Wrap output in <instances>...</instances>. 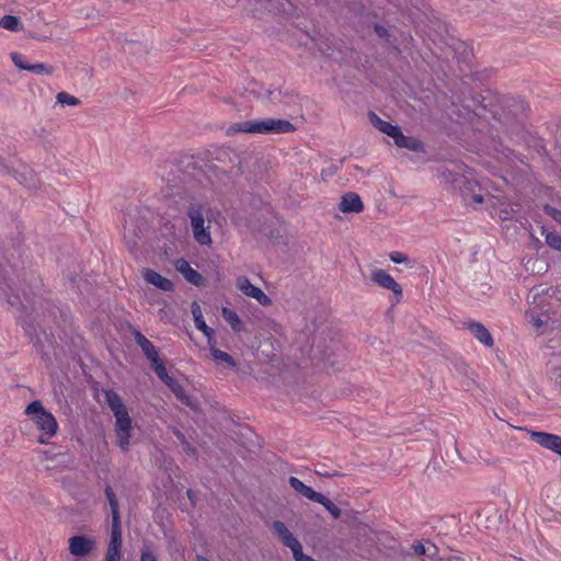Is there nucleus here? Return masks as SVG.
Masks as SVG:
<instances>
[{"mask_svg": "<svg viewBox=\"0 0 561 561\" xmlns=\"http://www.w3.org/2000/svg\"><path fill=\"white\" fill-rule=\"evenodd\" d=\"M444 57L437 56V61H446L444 70L430 69L438 79L445 78L450 70L449 57L454 56L458 64L460 78L450 80L444 84V90L438 92L427 91L423 94V105L426 106L428 119L448 136L461 139L470 131H489L488 127L496 128L500 124L508 128L516 121L518 113L525 110L524 103L518 100H506L500 107L492 100L473 91L469 82H484L490 77L489 70L472 71L474 59L473 48L468 43L451 37L446 45Z\"/></svg>", "mask_w": 561, "mask_h": 561, "instance_id": "nucleus-1", "label": "nucleus"}, {"mask_svg": "<svg viewBox=\"0 0 561 561\" xmlns=\"http://www.w3.org/2000/svg\"><path fill=\"white\" fill-rule=\"evenodd\" d=\"M7 274L8 271H4L3 275L0 273V290L5 295L8 305L21 308L25 312L30 310L24 320V329L36 346H43L44 342L37 333L36 327L41 330L44 339L48 340V333L43 325L56 319L57 308L43 297L42 280L34 279V283L30 285V291L23 288L21 296L19 293H14Z\"/></svg>", "mask_w": 561, "mask_h": 561, "instance_id": "nucleus-2", "label": "nucleus"}, {"mask_svg": "<svg viewBox=\"0 0 561 561\" xmlns=\"http://www.w3.org/2000/svg\"><path fill=\"white\" fill-rule=\"evenodd\" d=\"M453 36L448 32L447 23L440 14L432 8L423 4V62L430 69L444 70L446 61L437 56L444 57L447 51L446 45Z\"/></svg>", "mask_w": 561, "mask_h": 561, "instance_id": "nucleus-3", "label": "nucleus"}, {"mask_svg": "<svg viewBox=\"0 0 561 561\" xmlns=\"http://www.w3.org/2000/svg\"><path fill=\"white\" fill-rule=\"evenodd\" d=\"M295 130L296 127L289 121L267 118L233 124L229 127L228 134L241 131L250 134H287Z\"/></svg>", "mask_w": 561, "mask_h": 561, "instance_id": "nucleus-4", "label": "nucleus"}, {"mask_svg": "<svg viewBox=\"0 0 561 561\" xmlns=\"http://www.w3.org/2000/svg\"><path fill=\"white\" fill-rule=\"evenodd\" d=\"M105 496L108 501L112 514L111 540L107 546L105 561H121L122 526L119 506L115 492L111 485L105 488Z\"/></svg>", "mask_w": 561, "mask_h": 561, "instance_id": "nucleus-5", "label": "nucleus"}, {"mask_svg": "<svg viewBox=\"0 0 561 561\" xmlns=\"http://www.w3.org/2000/svg\"><path fill=\"white\" fill-rule=\"evenodd\" d=\"M25 414L30 415L36 426L49 437L54 436L58 430V423L55 416L47 411L39 400L32 401L25 408Z\"/></svg>", "mask_w": 561, "mask_h": 561, "instance_id": "nucleus-6", "label": "nucleus"}, {"mask_svg": "<svg viewBox=\"0 0 561 561\" xmlns=\"http://www.w3.org/2000/svg\"><path fill=\"white\" fill-rule=\"evenodd\" d=\"M187 216L191 219V226L194 239L201 245L211 243L209 226H205V211L201 205H192L188 208Z\"/></svg>", "mask_w": 561, "mask_h": 561, "instance_id": "nucleus-7", "label": "nucleus"}, {"mask_svg": "<svg viewBox=\"0 0 561 561\" xmlns=\"http://www.w3.org/2000/svg\"><path fill=\"white\" fill-rule=\"evenodd\" d=\"M272 530L280 540V542L289 548L293 552L295 561H302L307 556L302 551V546L298 539L289 531L287 526L282 520H274L272 523Z\"/></svg>", "mask_w": 561, "mask_h": 561, "instance_id": "nucleus-8", "label": "nucleus"}, {"mask_svg": "<svg viewBox=\"0 0 561 561\" xmlns=\"http://www.w3.org/2000/svg\"><path fill=\"white\" fill-rule=\"evenodd\" d=\"M131 430V419L128 411L115 417V434L117 437V446L123 451H127L129 449Z\"/></svg>", "mask_w": 561, "mask_h": 561, "instance_id": "nucleus-9", "label": "nucleus"}, {"mask_svg": "<svg viewBox=\"0 0 561 561\" xmlns=\"http://www.w3.org/2000/svg\"><path fill=\"white\" fill-rule=\"evenodd\" d=\"M69 552L73 557L82 558L90 554L95 549V540L85 535L72 536L68 540Z\"/></svg>", "mask_w": 561, "mask_h": 561, "instance_id": "nucleus-10", "label": "nucleus"}, {"mask_svg": "<svg viewBox=\"0 0 561 561\" xmlns=\"http://www.w3.org/2000/svg\"><path fill=\"white\" fill-rule=\"evenodd\" d=\"M371 280L378 286L391 290L396 296V301L399 302L402 297V287L394 278L381 268H376L371 272Z\"/></svg>", "mask_w": 561, "mask_h": 561, "instance_id": "nucleus-11", "label": "nucleus"}, {"mask_svg": "<svg viewBox=\"0 0 561 561\" xmlns=\"http://www.w3.org/2000/svg\"><path fill=\"white\" fill-rule=\"evenodd\" d=\"M530 438L543 448H547L561 457V436L546 433L530 431Z\"/></svg>", "mask_w": 561, "mask_h": 561, "instance_id": "nucleus-12", "label": "nucleus"}, {"mask_svg": "<svg viewBox=\"0 0 561 561\" xmlns=\"http://www.w3.org/2000/svg\"><path fill=\"white\" fill-rule=\"evenodd\" d=\"M238 287L244 295L256 299L262 306H270L272 304V299L245 277L238 279Z\"/></svg>", "mask_w": 561, "mask_h": 561, "instance_id": "nucleus-13", "label": "nucleus"}, {"mask_svg": "<svg viewBox=\"0 0 561 561\" xmlns=\"http://www.w3.org/2000/svg\"><path fill=\"white\" fill-rule=\"evenodd\" d=\"M339 209L346 213H360L364 209V204L360 196L354 192H347L341 197Z\"/></svg>", "mask_w": 561, "mask_h": 561, "instance_id": "nucleus-14", "label": "nucleus"}, {"mask_svg": "<svg viewBox=\"0 0 561 561\" xmlns=\"http://www.w3.org/2000/svg\"><path fill=\"white\" fill-rule=\"evenodd\" d=\"M144 279L154 287L163 290V291H172L174 289V285L171 279L160 275L158 272L146 268L144 272Z\"/></svg>", "mask_w": 561, "mask_h": 561, "instance_id": "nucleus-15", "label": "nucleus"}, {"mask_svg": "<svg viewBox=\"0 0 561 561\" xmlns=\"http://www.w3.org/2000/svg\"><path fill=\"white\" fill-rule=\"evenodd\" d=\"M368 118H369V122L370 124L376 128L378 129L379 131L388 135L389 137L391 138H394L396 136H398V133L400 130V127L396 126V125H392L390 124L389 122L380 118L377 114H375L374 112H369L368 113Z\"/></svg>", "mask_w": 561, "mask_h": 561, "instance_id": "nucleus-16", "label": "nucleus"}, {"mask_svg": "<svg viewBox=\"0 0 561 561\" xmlns=\"http://www.w3.org/2000/svg\"><path fill=\"white\" fill-rule=\"evenodd\" d=\"M471 334L483 345L493 346V337L489 330L480 322H469L466 324Z\"/></svg>", "mask_w": 561, "mask_h": 561, "instance_id": "nucleus-17", "label": "nucleus"}, {"mask_svg": "<svg viewBox=\"0 0 561 561\" xmlns=\"http://www.w3.org/2000/svg\"><path fill=\"white\" fill-rule=\"evenodd\" d=\"M455 368L457 373L463 377L461 387L466 391L473 389L477 385L476 373L466 363L462 362L455 364Z\"/></svg>", "mask_w": 561, "mask_h": 561, "instance_id": "nucleus-18", "label": "nucleus"}, {"mask_svg": "<svg viewBox=\"0 0 561 561\" xmlns=\"http://www.w3.org/2000/svg\"><path fill=\"white\" fill-rule=\"evenodd\" d=\"M289 485L300 495L305 496L306 499L316 502V499L319 497L320 493L314 491L312 488L306 485L302 481H300L296 477H290L288 479Z\"/></svg>", "mask_w": 561, "mask_h": 561, "instance_id": "nucleus-19", "label": "nucleus"}, {"mask_svg": "<svg viewBox=\"0 0 561 561\" xmlns=\"http://www.w3.org/2000/svg\"><path fill=\"white\" fill-rule=\"evenodd\" d=\"M172 382H169V387L173 391L174 396L178 400H180L185 405L190 407L191 409H196V402L193 400L185 391V389L178 383L175 380H171Z\"/></svg>", "mask_w": 561, "mask_h": 561, "instance_id": "nucleus-20", "label": "nucleus"}, {"mask_svg": "<svg viewBox=\"0 0 561 561\" xmlns=\"http://www.w3.org/2000/svg\"><path fill=\"white\" fill-rule=\"evenodd\" d=\"M191 309L196 329L202 331L205 335H209V332H213V329L206 324L203 318L201 306L194 301L191 306Z\"/></svg>", "mask_w": 561, "mask_h": 561, "instance_id": "nucleus-21", "label": "nucleus"}, {"mask_svg": "<svg viewBox=\"0 0 561 561\" xmlns=\"http://www.w3.org/2000/svg\"><path fill=\"white\" fill-rule=\"evenodd\" d=\"M393 139L394 144L400 148H407L412 151H419L421 149V141L417 138L403 135L401 129Z\"/></svg>", "mask_w": 561, "mask_h": 561, "instance_id": "nucleus-22", "label": "nucleus"}, {"mask_svg": "<svg viewBox=\"0 0 561 561\" xmlns=\"http://www.w3.org/2000/svg\"><path fill=\"white\" fill-rule=\"evenodd\" d=\"M133 336L146 357L156 354L157 348L140 331L135 329L133 331Z\"/></svg>", "mask_w": 561, "mask_h": 561, "instance_id": "nucleus-23", "label": "nucleus"}, {"mask_svg": "<svg viewBox=\"0 0 561 561\" xmlns=\"http://www.w3.org/2000/svg\"><path fill=\"white\" fill-rule=\"evenodd\" d=\"M222 317L230 324L234 332L242 331V321L236 311L229 308H222Z\"/></svg>", "mask_w": 561, "mask_h": 561, "instance_id": "nucleus-24", "label": "nucleus"}, {"mask_svg": "<svg viewBox=\"0 0 561 561\" xmlns=\"http://www.w3.org/2000/svg\"><path fill=\"white\" fill-rule=\"evenodd\" d=\"M438 547L431 538H423V557L431 561H438Z\"/></svg>", "mask_w": 561, "mask_h": 561, "instance_id": "nucleus-25", "label": "nucleus"}, {"mask_svg": "<svg viewBox=\"0 0 561 561\" xmlns=\"http://www.w3.org/2000/svg\"><path fill=\"white\" fill-rule=\"evenodd\" d=\"M141 237H142L141 229L128 227L127 225L125 226L124 238L126 240L127 245L130 249H134L137 247V242Z\"/></svg>", "mask_w": 561, "mask_h": 561, "instance_id": "nucleus-26", "label": "nucleus"}, {"mask_svg": "<svg viewBox=\"0 0 561 561\" xmlns=\"http://www.w3.org/2000/svg\"><path fill=\"white\" fill-rule=\"evenodd\" d=\"M0 27L16 32L22 28V23L18 16L8 14L0 19Z\"/></svg>", "mask_w": 561, "mask_h": 561, "instance_id": "nucleus-27", "label": "nucleus"}, {"mask_svg": "<svg viewBox=\"0 0 561 561\" xmlns=\"http://www.w3.org/2000/svg\"><path fill=\"white\" fill-rule=\"evenodd\" d=\"M211 356L218 363H225L229 367H236L237 363L231 355L211 346Z\"/></svg>", "mask_w": 561, "mask_h": 561, "instance_id": "nucleus-28", "label": "nucleus"}, {"mask_svg": "<svg viewBox=\"0 0 561 561\" xmlns=\"http://www.w3.org/2000/svg\"><path fill=\"white\" fill-rule=\"evenodd\" d=\"M316 503L323 505L334 518H339L342 514V511L322 493L316 499Z\"/></svg>", "mask_w": 561, "mask_h": 561, "instance_id": "nucleus-29", "label": "nucleus"}, {"mask_svg": "<svg viewBox=\"0 0 561 561\" xmlns=\"http://www.w3.org/2000/svg\"><path fill=\"white\" fill-rule=\"evenodd\" d=\"M389 259L396 264L405 263L408 267H414L417 264V261L415 259L410 260L407 254L399 251L391 252L389 254Z\"/></svg>", "mask_w": 561, "mask_h": 561, "instance_id": "nucleus-30", "label": "nucleus"}, {"mask_svg": "<svg viewBox=\"0 0 561 561\" xmlns=\"http://www.w3.org/2000/svg\"><path fill=\"white\" fill-rule=\"evenodd\" d=\"M26 70L36 73V75H51L53 73V66L45 64V62H38V64H28L26 67Z\"/></svg>", "mask_w": 561, "mask_h": 561, "instance_id": "nucleus-31", "label": "nucleus"}, {"mask_svg": "<svg viewBox=\"0 0 561 561\" xmlns=\"http://www.w3.org/2000/svg\"><path fill=\"white\" fill-rule=\"evenodd\" d=\"M184 278L195 286H202L204 283V277L196 270L190 266L188 270L183 274Z\"/></svg>", "mask_w": 561, "mask_h": 561, "instance_id": "nucleus-32", "label": "nucleus"}, {"mask_svg": "<svg viewBox=\"0 0 561 561\" xmlns=\"http://www.w3.org/2000/svg\"><path fill=\"white\" fill-rule=\"evenodd\" d=\"M57 102L61 105L76 106L80 104V100L67 92H59L56 96Z\"/></svg>", "mask_w": 561, "mask_h": 561, "instance_id": "nucleus-33", "label": "nucleus"}, {"mask_svg": "<svg viewBox=\"0 0 561 561\" xmlns=\"http://www.w3.org/2000/svg\"><path fill=\"white\" fill-rule=\"evenodd\" d=\"M546 243L553 250L561 251V236L556 232L546 234Z\"/></svg>", "mask_w": 561, "mask_h": 561, "instance_id": "nucleus-34", "label": "nucleus"}, {"mask_svg": "<svg viewBox=\"0 0 561 561\" xmlns=\"http://www.w3.org/2000/svg\"><path fill=\"white\" fill-rule=\"evenodd\" d=\"M443 463H444V460L442 457L440 458L434 457L427 463V466L425 468V472L427 473L428 477H431L432 474H435L436 472H438L442 469Z\"/></svg>", "mask_w": 561, "mask_h": 561, "instance_id": "nucleus-35", "label": "nucleus"}, {"mask_svg": "<svg viewBox=\"0 0 561 561\" xmlns=\"http://www.w3.org/2000/svg\"><path fill=\"white\" fill-rule=\"evenodd\" d=\"M103 394H104V398H105V402H106V404L108 407L123 401L121 396L116 391H114L113 389L103 390Z\"/></svg>", "mask_w": 561, "mask_h": 561, "instance_id": "nucleus-36", "label": "nucleus"}, {"mask_svg": "<svg viewBox=\"0 0 561 561\" xmlns=\"http://www.w3.org/2000/svg\"><path fill=\"white\" fill-rule=\"evenodd\" d=\"M174 434L176 438L181 442L184 451L192 455L196 454V449L186 440L185 435L181 431L178 430L174 432Z\"/></svg>", "mask_w": 561, "mask_h": 561, "instance_id": "nucleus-37", "label": "nucleus"}, {"mask_svg": "<svg viewBox=\"0 0 561 561\" xmlns=\"http://www.w3.org/2000/svg\"><path fill=\"white\" fill-rule=\"evenodd\" d=\"M543 211L546 215H548L549 217H551L554 221H557L558 224L561 225V210L549 205V204H546L543 206Z\"/></svg>", "mask_w": 561, "mask_h": 561, "instance_id": "nucleus-38", "label": "nucleus"}, {"mask_svg": "<svg viewBox=\"0 0 561 561\" xmlns=\"http://www.w3.org/2000/svg\"><path fill=\"white\" fill-rule=\"evenodd\" d=\"M432 520H427L423 525V535H427L428 537H432L436 533V523L439 522V518L432 517Z\"/></svg>", "mask_w": 561, "mask_h": 561, "instance_id": "nucleus-39", "label": "nucleus"}, {"mask_svg": "<svg viewBox=\"0 0 561 561\" xmlns=\"http://www.w3.org/2000/svg\"><path fill=\"white\" fill-rule=\"evenodd\" d=\"M153 370L157 374V376L167 385H169V382H172L171 380H174L172 377L168 375L167 368L163 364L157 365Z\"/></svg>", "mask_w": 561, "mask_h": 561, "instance_id": "nucleus-40", "label": "nucleus"}, {"mask_svg": "<svg viewBox=\"0 0 561 561\" xmlns=\"http://www.w3.org/2000/svg\"><path fill=\"white\" fill-rule=\"evenodd\" d=\"M462 197H463V201L467 203V204H477V205H481L484 201L483 198V195L482 194H476L473 193L471 196H469V194L463 190L462 191Z\"/></svg>", "mask_w": 561, "mask_h": 561, "instance_id": "nucleus-41", "label": "nucleus"}, {"mask_svg": "<svg viewBox=\"0 0 561 561\" xmlns=\"http://www.w3.org/2000/svg\"><path fill=\"white\" fill-rule=\"evenodd\" d=\"M11 59L18 68L26 70L28 62L25 60V57L23 55H21L19 53H12Z\"/></svg>", "mask_w": 561, "mask_h": 561, "instance_id": "nucleus-42", "label": "nucleus"}, {"mask_svg": "<svg viewBox=\"0 0 561 561\" xmlns=\"http://www.w3.org/2000/svg\"><path fill=\"white\" fill-rule=\"evenodd\" d=\"M140 561H157V556L148 546H146L141 550Z\"/></svg>", "mask_w": 561, "mask_h": 561, "instance_id": "nucleus-43", "label": "nucleus"}, {"mask_svg": "<svg viewBox=\"0 0 561 561\" xmlns=\"http://www.w3.org/2000/svg\"><path fill=\"white\" fill-rule=\"evenodd\" d=\"M108 408L111 409V411L113 412L115 417L117 415H122L123 413H126L128 411L123 401H121V402H118L116 404H113V405H111Z\"/></svg>", "mask_w": 561, "mask_h": 561, "instance_id": "nucleus-44", "label": "nucleus"}, {"mask_svg": "<svg viewBox=\"0 0 561 561\" xmlns=\"http://www.w3.org/2000/svg\"><path fill=\"white\" fill-rule=\"evenodd\" d=\"M190 263L184 259H179L175 262V268L178 272H180L182 275L186 272V270L190 268Z\"/></svg>", "mask_w": 561, "mask_h": 561, "instance_id": "nucleus-45", "label": "nucleus"}, {"mask_svg": "<svg viewBox=\"0 0 561 561\" xmlns=\"http://www.w3.org/2000/svg\"><path fill=\"white\" fill-rule=\"evenodd\" d=\"M546 294L557 300L561 301V287H550L546 290Z\"/></svg>", "mask_w": 561, "mask_h": 561, "instance_id": "nucleus-46", "label": "nucleus"}, {"mask_svg": "<svg viewBox=\"0 0 561 561\" xmlns=\"http://www.w3.org/2000/svg\"><path fill=\"white\" fill-rule=\"evenodd\" d=\"M147 358L150 360L152 369H154L157 365L163 364L159 358L158 351L156 352V354L147 356Z\"/></svg>", "mask_w": 561, "mask_h": 561, "instance_id": "nucleus-47", "label": "nucleus"}, {"mask_svg": "<svg viewBox=\"0 0 561 561\" xmlns=\"http://www.w3.org/2000/svg\"><path fill=\"white\" fill-rule=\"evenodd\" d=\"M375 32L379 37H385L388 33L387 28L379 24L375 25Z\"/></svg>", "mask_w": 561, "mask_h": 561, "instance_id": "nucleus-48", "label": "nucleus"}, {"mask_svg": "<svg viewBox=\"0 0 561 561\" xmlns=\"http://www.w3.org/2000/svg\"><path fill=\"white\" fill-rule=\"evenodd\" d=\"M43 454H44V456H45V458L47 460H54L55 457H57V456H65L66 455L65 453L54 454L50 450H45Z\"/></svg>", "mask_w": 561, "mask_h": 561, "instance_id": "nucleus-49", "label": "nucleus"}, {"mask_svg": "<svg viewBox=\"0 0 561 561\" xmlns=\"http://www.w3.org/2000/svg\"><path fill=\"white\" fill-rule=\"evenodd\" d=\"M430 435H431V437L426 438V440H428L432 444V447H433L432 449H433V451H435V447L438 445L437 436L433 432Z\"/></svg>", "mask_w": 561, "mask_h": 561, "instance_id": "nucleus-50", "label": "nucleus"}, {"mask_svg": "<svg viewBox=\"0 0 561 561\" xmlns=\"http://www.w3.org/2000/svg\"><path fill=\"white\" fill-rule=\"evenodd\" d=\"M10 171L9 165L5 163V161L0 157V172L7 173Z\"/></svg>", "mask_w": 561, "mask_h": 561, "instance_id": "nucleus-51", "label": "nucleus"}, {"mask_svg": "<svg viewBox=\"0 0 561 561\" xmlns=\"http://www.w3.org/2000/svg\"><path fill=\"white\" fill-rule=\"evenodd\" d=\"M214 331L213 332H209V335H205L207 337V343L209 345V347L211 348V346L215 347V340H214Z\"/></svg>", "mask_w": 561, "mask_h": 561, "instance_id": "nucleus-52", "label": "nucleus"}, {"mask_svg": "<svg viewBox=\"0 0 561 561\" xmlns=\"http://www.w3.org/2000/svg\"><path fill=\"white\" fill-rule=\"evenodd\" d=\"M478 184L476 182L466 181V191L473 192Z\"/></svg>", "mask_w": 561, "mask_h": 561, "instance_id": "nucleus-53", "label": "nucleus"}, {"mask_svg": "<svg viewBox=\"0 0 561 561\" xmlns=\"http://www.w3.org/2000/svg\"><path fill=\"white\" fill-rule=\"evenodd\" d=\"M316 473L321 476V477H334V476H337L336 472L330 473V472H328L325 470H322V471L316 470Z\"/></svg>", "mask_w": 561, "mask_h": 561, "instance_id": "nucleus-54", "label": "nucleus"}, {"mask_svg": "<svg viewBox=\"0 0 561 561\" xmlns=\"http://www.w3.org/2000/svg\"><path fill=\"white\" fill-rule=\"evenodd\" d=\"M412 547H413L415 553L421 556V542H414Z\"/></svg>", "mask_w": 561, "mask_h": 561, "instance_id": "nucleus-55", "label": "nucleus"}, {"mask_svg": "<svg viewBox=\"0 0 561 561\" xmlns=\"http://www.w3.org/2000/svg\"><path fill=\"white\" fill-rule=\"evenodd\" d=\"M438 561H463V560L458 557H448L447 559L439 558Z\"/></svg>", "mask_w": 561, "mask_h": 561, "instance_id": "nucleus-56", "label": "nucleus"}, {"mask_svg": "<svg viewBox=\"0 0 561 561\" xmlns=\"http://www.w3.org/2000/svg\"><path fill=\"white\" fill-rule=\"evenodd\" d=\"M187 496L191 500V502L194 504V492L192 490H187Z\"/></svg>", "mask_w": 561, "mask_h": 561, "instance_id": "nucleus-57", "label": "nucleus"}, {"mask_svg": "<svg viewBox=\"0 0 561 561\" xmlns=\"http://www.w3.org/2000/svg\"><path fill=\"white\" fill-rule=\"evenodd\" d=\"M196 560L197 561H209L206 557H203V556H197Z\"/></svg>", "mask_w": 561, "mask_h": 561, "instance_id": "nucleus-58", "label": "nucleus"}, {"mask_svg": "<svg viewBox=\"0 0 561 561\" xmlns=\"http://www.w3.org/2000/svg\"><path fill=\"white\" fill-rule=\"evenodd\" d=\"M535 325L536 327H541L542 325V321L540 319L536 320Z\"/></svg>", "mask_w": 561, "mask_h": 561, "instance_id": "nucleus-59", "label": "nucleus"}, {"mask_svg": "<svg viewBox=\"0 0 561 561\" xmlns=\"http://www.w3.org/2000/svg\"><path fill=\"white\" fill-rule=\"evenodd\" d=\"M38 442H39L41 444H47V440H46L45 438H43V437H39V438H38Z\"/></svg>", "mask_w": 561, "mask_h": 561, "instance_id": "nucleus-60", "label": "nucleus"}, {"mask_svg": "<svg viewBox=\"0 0 561 561\" xmlns=\"http://www.w3.org/2000/svg\"><path fill=\"white\" fill-rule=\"evenodd\" d=\"M558 383H559V386L561 387V374L559 375Z\"/></svg>", "mask_w": 561, "mask_h": 561, "instance_id": "nucleus-61", "label": "nucleus"}]
</instances>
